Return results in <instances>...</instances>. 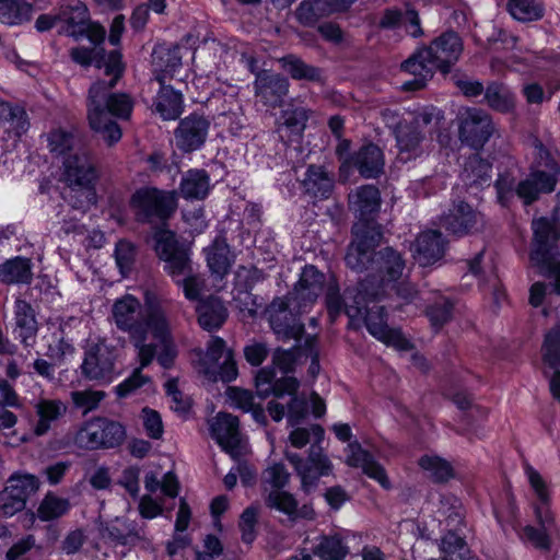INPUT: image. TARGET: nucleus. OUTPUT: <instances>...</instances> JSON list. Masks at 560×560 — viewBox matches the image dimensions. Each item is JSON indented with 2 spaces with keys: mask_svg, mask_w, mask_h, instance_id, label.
I'll return each mask as SVG.
<instances>
[{
  "mask_svg": "<svg viewBox=\"0 0 560 560\" xmlns=\"http://www.w3.org/2000/svg\"><path fill=\"white\" fill-rule=\"evenodd\" d=\"M97 428L100 430V448H114L122 444L126 439L125 427L117 421L107 418L96 417Z\"/></svg>",
  "mask_w": 560,
  "mask_h": 560,
  "instance_id": "46",
  "label": "nucleus"
},
{
  "mask_svg": "<svg viewBox=\"0 0 560 560\" xmlns=\"http://www.w3.org/2000/svg\"><path fill=\"white\" fill-rule=\"evenodd\" d=\"M63 180L75 192L71 197L74 209L85 211L96 203V192L93 188L98 177L95 161L85 149L77 150L62 161Z\"/></svg>",
  "mask_w": 560,
  "mask_h": 560,
  "instance_id": "4",
  "label": "nucleus"
},
{
  "mask_svg": "<svg viewBox=\"0 0 560 560\" xmlns=\"http://www.w3.org/2000/svg\"><path fill=\"white\" fill-rule=\"evenodd\" d=\"M175 191L156 188H141L131 197V207L139 221L150 222L153 219L166 220L177 207Z\"/></svg>",
  "mask_w": 560,
  "mask_h": 560,
  "instance_id": "7",
  "label": "nucleus"
},
{
  "mask_svg": "<svg viewBox=\"0 0 560 560\" xmlns=\"http://www.w3.org/2000/svg\"><path fill=\"white\" fill-rule=\"evenodd\" d=\"M97 418L85 421L74 435V444L83 450H100V435Z\"/></svg>",
  "mask_w": 560,
  "mask_h": 560,
  "instance_id": "55",
  "label": "nucleus"
},
{
  "mask_svg": "<svg viewBox=\"0 0 560 560\" xmlns=\"http://www.w3.org/2000/svg\"><path fill=\"white\" fill-rule=\"evenodd\" d=\"M491 164L479 154L470 155L464 164L460 178L468 188H483L491 183Z\"/></svg>",
  "mask_w": 560,
  "mask_h": 560,
  "instance_id": "33",
  "label": "nucleus"
},
{
  "mask_svg": "<svg viewBox=\"0 0 560 560\" xmlns=\"http://www.w3.org/2000/svg\"><path fill=\"white\" fill-rule=\"evenodd\" d=\"M0 125L15 137L25 133L30 127L24 108L5 102H0Z\"/></svg>",
  "mask_w": 560,
  "mask_h": 560,
  "instance_id": "39",
  "label": "nucleus"
},
{
  "mask_svg": "<svg viewBox=\"0 0 560 560\" xmlns=\"http://www.w3.org/2000/svg\"><path fill=\"white\" fill-rule=\"evenodd\" d=\"M443 119V114L434 107L419 112L407 124L397 129L395 139L398 149V159L408 162L422 156L427 150L424 145L425 136L421 128L438 124Z\"/></svg>",
  "mask_w": 560,
  "mask_h": 560,
  "instance_id": "6",
  "label": "nucleus"
},
{
  "mask_svg": "<svg viewBox=\"0 0 560 560\" xmlns=\"http://www.w3.org/2000/svg\"><path fill=\"white\" fill-rule=\"evenodd\" d=\"M39 489V480L36 476L24 474L13 475L9 478L4 491L18 497L24 504L27 498Z\"/></svg>",
  "mask_w": 560,
  "mask_h": 560,
  "instance_id": "49",
  "label": "nucleus"
},
{
  "mask_svg": "<svg viewBox=\"0 0 560 560\" xmlns=\"http://www.w3.org/2000/svg\"><path fill=\"white\" fill-rule=\"evenodd\" d=\"M198 322L208 330L219 329L228 318V311L218 298H209L197 306Z\"/></svg>",
  "mask_w": 560,
  "mask_h": 560,
  "instance_id": "35",
  "label": "nucleus"
},
{
  "mask_svg": "<svg viewBox=\"0 0 560 560\" xmlns=\"http://www.w3.org/2000/svg\"><path fill=\"white\" fill-rule=\"evenodd\" d=\"M207 262L213 273L226 275L232 265L229 245L224 241H214L207 249Z\"/></svg>",
  "mask_w": 560,
  "mask_h": 560,
  "instance_id": "48",
  "label": "nucleus"
},
{
  "mask_svg": "<svg viewBox=\"0 0 560 560\" xmlns=\"http://www.w3.org/2000/svg\"><path fill=\"white\" fill-rule=\"evenodd\" d=\"M292 303L289 298H277L267 308L271 329L280 339H299L303 332V325L289 311Z\"/></svg>",
  "mask_w": 560,
  "mask_h": 560,
  "instance_id": "13",
  "label": "nucleus"
},
{
  "mask_svg": "<svg viewBox=\"0 0 560 560\" xmlns=\"http://www.w3.org/2000/svg\"><path fill=\"white\" fill-rule=\"evenodd\" d=\"M420 467L436 482L447 481L453 476L451 464L435 455H424L419 459Z\"/></svg>",
  "mask_w": 560,
  "mask_h": 560,
  "instance_id": "53",
  "label": "nucleus"
},
{
  "mask_svg": "<svg viewBox=\"0 0 560 560\" xmlns=\"http://www.w3.org/2000/svg\"><path fill=\"white\" fill-rule=\"evenodd\" d=\"M378 25L380 27L387 30L402 28L408 36L413 38H419L424 35L419 13L409 4L405 5V10H385Z\"/></svg>",
  "mask_w": 560,
  "mask_h": 560,
  "instance_id": "23",
  "label": "nucleus"
},
{
  "mask_svg": "<svg viewBox=\"0 0 560 560\" xmlns=\"http://www.w3.org/2000/svg\"><path fill=\"white\" fill-rule=\"evenodd\" d=\"M266 504L290 516L295 514L298 508V502L292 494L282 490L278 491V489L269 491Z\"/></svg>",
  "mask_w": 560,
  "mask_h": 560,
  "instance_id": "60",
  "label": "nucleus"
},
{
  "mask_svg": "<svg viewBox=\"0 0 560 560\" xmlns=\"http://www.w3.org/2000/svg\"><path fill=\"white\" fill-rule=\"evenodd\" d=\"M211 189L210 175L207 171L191 168L182 175L178 195L186 200H203Z\"/></svg>",
  "mask_w": 560,
  "mask_h": 560,
  "instance_id": "32",
  "label": "nucleus"
},
{
  "mask_svg": "<svg viewBox=\"0 0 560 560\" xmlns=\"http://www.w3.org/2000/svg\"><path fill=\"white\" fill-rule=\"evenodd\" d=\"M311 110L300 104L289 103L276 122V131L284 143L300 139L306 128Z\"/></svg>",
  "mask_w": 560,
  "mask_h": 560,
  "instance_id": "19",
  "label": "nucleus"
},
{
  "mask_svg": "<svg viewBox=\"0 0 560 560\" xmlns=\"http://www.w3.org/2000/svg\"><path fill=\"white\" fill-rule=\"evenodd\" d=\"M506 9L520 22L538 21L545 13L541 0H506Z\"/></svg>",
  "mask_w": 560,
  "mask_h": 560,
  "instance_id": "43",
  "label": "nucleus"
},
{
  "mask_svg": "<svg viewBox=\"0 0 560 560\" xmlns=\"http://www.w3.org/2000/svg\"><path fill=\"white\" fill-rule=\"evenodd\" d=\"M453 304L445 298L439 299L433 305L427 310V316L431 326L438 330L446 324L452 317Z\"/></svg>",
  "mask_w": 560,
  "mask_h": 560,
  "instance_id": "61",
  "label": "nucleus"
},
{
  "mask_svg": "<svg viewBox=\"0 0 560 560\" xmlns=\"http://www.w3.org/2000/svg\"><path fill=\"white\" fill-rule=\"evenodd\" d=\"M324 285V273L312 265L305 266L289 299L296 303L300 311H304L317 300L323 292Z\"/></svg>",
  "mask_w": 560,
  "mask_h": 560,
  "instance_id": "18",
  "label": "nucleus"
},
{
  "mask_svg": "<svg viewBox=\"0 0 560 560\" xmlns=\"http://www.w3.org/2000/svg\"><path fill=\"white\" fill-rule=\"evenodd\" d=\"M290 83L287 78L269 71L256 74L254 90L256 98L266 107L277 108L289 93Z\"/></svg>",
  "mask_w": 560,
  "mask_h": 560,
  "instance_id": "15",
  "label": "nucleus"
},
{
  "mask_svg": "<svg viewBox=\"0 0 560 560\" xmlns=\"http://www.w3.org/2000/svg\"><path fill=\"white\" fill-rule=\"evenodd\" d=\"M483 92L487 104L492 109L501 113H509L513 110L515 106V96L505 85L492 82Z\"/></svg>",
  "mask_w": 560,
  "mask_h": 560,
  "instance_id": "44",
  "label": "nucleus"
},
{
  "mask_svg": "<svg viewBox=\"0 0 560 560\" xmlns=\"http://www.w3.org/2000/svg\"><path fill=\"white\" fill-rule=\"evenodd\" d=\"M160 90L154 101L155 112L164 120L176 119L183 110V96L172 86L160 83Z\"/></svg>",
  "mask_w": 560,
  "mask_h": 560,
  "instance_id": "36",
  "label": "nucleus"
},
{
  "mask_svg": "<svg viewBox=\"0 0 560 560\" xmlns=\"http://www.w3.org/2000/svg\"><path fill=\"white\" fill-rule=\"evenodd\" d=\"M155 250L159 257L164 260L173 254L177 253L179 249H184L185 247L179 246L175 234L171 231L161 230L155 233Z\"/></svg>",
  "mask_w": 560,
  "mask_h": 560,
  "instance_id": "63",
  "label": "nucleus"
},
{
  "mask_svg": "<svg viewBox=\"0 0 560 560\" xmlns=\"http://www.w3.org/2000/svg\"><path fill=\"white\" fill-rule=\"evenodd\" d=\"M71 508L68 499L48 492L37 508V517L43 522H49L66 515Z\"/></svg>",
  "mask_w": 560,
  "mask_h": 560,
  "instance_id": "45",
  "label": "nucleus"
},
{
  "mask_svg": "<svg viewBox=\"0 0 560 560\" xmlns=\"http://www.w3.org/2000/svg\"><path fill=\"white\" fill-rule=\"evenodd\" d=\"M110 318L119 330L128 334L141 366H149L154 359L164 369L173 366L177 347L166 311L159 301L149 302L144 314L139 299L127 293L114 301Z\"/></svg>",
  "mask_w": 560,
  "mask_h": 560,
  "instance_id": "1",
  "label": "nucleus"
},
{
  "mask_svg": "<svg viewBox=\"0 0 560 560\" xmlns=\"http://www.w3.org/2000/svg\"><path fill=\"white\" fill-rule=\"evenodd\" d=\"M33 5L25 0H0V22L19 25L31 20Z\"/></svg>",
  "mask_w": 560,
  "mask_h": 560,
  "instance_id": "41",
  "label": "nucleus"
},
{
  "mask_svg": "<svg viewBox=\"0 0 560 560\" xmlns=\"http://www.w3.org/2000/svg\"><path fill=\"white\" fill-rule=\"evenodd\" d=\"M280 63L282 68L295 80L319 81V69L305 63L300 58L289 55L281 58Z\"/></svg>",
  "mask_w": 560,
  "mask_h": 560,
  "instance_id": "51",
  "label": "nucleus"
},
{
  "mask_svg": "<svg viewBox=\"0 0 560 560\" xmlns=\"http://www.w3.org/2000/svg\"><path fill=\"white\" fill-rule=\"evenodd\" d=\"M348 205L358 218L352 228L353 241L349 245L346 264L350 268H362L369 260V249L377 246L382 238L381 228L374 224L381 207L380 190L373 185H363L348 196Z\"/></svg>",
  "mask_w": 560,
  "mask_h": 560,
  "instance_id": "3",
  "label": "nucleus"
},
{
  "mask_svg": "<svg viewBox=\"0 0 560 560\" xmlns=\"http://www.w3.org/2000/svg\"><path fill=\"white\" fill-rule=\"evenodd\" d=\"M424 52L425 47L418 50L401 63V69L415 77L413 81L405 83V89L418 90L423 88L427 81L433 77L436 70H439L432 58L430 56H424Z\"/></svg>",
  "mask_w": 560,
  "mask_h": 560,
  "instance_id": "28",
  "label": "nucleus"
},
{
  "mask_svg": "<svg viewBox=\"0 0 560 560\" xmlns=\"http://www.w3.org/2000/svg\"><path fill=\"white\" fill-rule=\"evenodd\" d=\"M463 50L464 43L460 36L454 31H447L425 46L424 56L432 58L439 71L448 73L452 67L459 60Z\"/></svg>",
  "mask_w": 560,
  "mask_h": 560,
  "instance_id": "11",
  "label": "nucleus"
},
{
  "mask_svg": "<svg viewBox=\"0 0 560 560\" xmlns=\"http://www.w3.org/2000/svg\"><path fill=\"white\" fill-rule=\"evenodd\" d=\"M440 548L446 560H463L468 551L465 540L454 532L442 538Z\"/></svg>",
  "mask_w": 560,
  "mask_h": 560,
  "instance_id": "58",
  "label": "nucleus"
},
{
  "mask_svg": "<svg viewBox=\"0 0 560 560\" xmlns=\"http://www.w3.org/2000/svg\"><path fill=\"white\" fill-rule=\"evenodd\" d=\"M15 332L25 346H30L37 332V322L32 306L23 301L15 302Z\"/></svg>",
  "mask_w": 560,
  "mask_h": 560,
  "instance_id": "38",
  "label": "nucleus"
},
{
  "mask_svg": "<svg viewBox=\"0 0 560 560\" xmlns=\"http://www.w3.org/2000/svg\"><path fill=\"white\" fill-rule=\"evenodd\" d=\"M58 19L63 23L60 33L78 40L84 36L85 25L90 21L89 9L80 1L62 5Z\"/></svg>",
  "mask_w": 560,
  "mask_h": 560,
  "instance_id": "30",
  "label": "nucleus"
},
{
  "mask_svg": "<svg viewBox=\"0 0 560 560\" xmlns=\"http://www.w3.org/2000/svg\"><path fill=\"white\" fill-rule=\"evenodd\" d=\"M525 472L530 483V487L536 493L538 499V503L535 505V514L539 525L545 530L552 532L555 528L553 515L549 510V491L546 486L545 480L540 476V474L534 469L532 466H525Z\"/></svg>",
  "mask_w": 560,
  "mask_h": 560,
  "instance_id": "26",
  "label": "nucleus"
},
{
  "mask_svg": "<svg viewBox=\"0 0 560 560\" xmlns=\"http://www.w3.org/2000/svg\"><path fill=\"white\" fill-rule=\"evenodd\" d=\"M210 127L209 120L191 114L182 119L174 131L177 148L183 152L198 150L206 141Z\"/></svg>",
  "mask_w": 560,
  "mask_h": 560,
  "instance_id": "16",
  "label": "nucleus"
},
{
  "mask_svg": "<svg viewBox=\"0 0 560 560\" xmlns=\"http://www.w3.org/2000/svg\"><path fill=\"white\" fill-rule=\"evenodd\" d=\"M115 259L120 273L126 277L131 271L136 260L135 246L128 241H119L116 244Z\"/></svg>",
  "mask_w": 560,
  "mask_h": 560,
  "instance_id": "62",
  "label": "nucleus"
},
{
  "mask_svg": "<svg viewBox=\"0 0 560 560\" xmlns=\"http://www.w3.org/2000/svg\"><path fill=\"white\" fill-rule=\"evenodd\" d=\"M0 278L7 283H28L32 279L30 259L15 257L8 260L1 267Z\"/></svg>",
  "mask_w": 560,
  "mask_h": 560,
  "instance_id": "47",
  "label": "nucleus"
},
{
  "mask_svg": "<svg viewBox=\"0 0 560 560\" xmlns=\"http://www.w3.org/2000/svg\"><path fill=\"white\" fill-rule=\"evenodd\" d=\"M163 261L165 262V271L172 277L175 283H180L182 278L192 272V265L187 248L179 249Z\"/></svg>",
  "mask_w": 560,
  "mask_h": 560,
  "instance_id": "52",
  "label": "nucleus"
},
{
  "mask_svg": "<svg viewBox=\"0 0 560 560\" xmlns=\"http://www.w3.org/2000/svg\"><path fill=\"white\" fill-rule=\"evenodd\" d=\"M373 246L369 249V260L362 268H352L357 271L371 270L377 273V278L382 285L386 282H394L402 276L405 269V261L400 254L392 247H386L377 253H374Z\"/></svg>",
  "mask_w": 560,
  "mask_h": 560,
  "instance_id": "12",
  "label": "nucleus"
},
{
  "mask_svg": "<svg viewBox=\"0 0 560 560\" xmlns=\"http://www.w3.org/2000/svg\"><path fill=\"white\" fill-rule=\"evenodd\" d=\"M534 233L530 260L544 276L553 278V291L560 295V258L553 245L560 237L557 219L539 218L532 222Z\"/></svg>",
  "mask_w": 560,
  "mask_h": 560,
  "instance_id": "5",
  "label": "nucleus"
},
{
  "mask_svg": "<svg viewBox=\"0 0 560 560\" xmlns=\"http://www.w3.org/2000/svg\"><path fill=\"white\" fill-rule=\"evenodd\" d=\"M137 362L139 363L138 368L133 370L132 374L127 380L116 387V393L119 397L130 395L150 381V378L141 372L145 366H141L140 361L137 360Z\"/></svg>",
  "mask_w": 560,
  "mask_h": 560,
  "instance_id": "64",
  "label": "nucleus"
},
{
  "mask_svg": "<svg viewBox=\"0 0 560 560\" xmlns=\"http://www.w3.org/2000/svg\"><path fill=\"white\" fill-rule=\"evenodd\" d=\"M483 223L481 213L469 205L460 201L441 218V224L454 234H465L478 231Z\"/></svg>",
  "mask_w": 560,
  "mask_h": 560,
  "instance_id": "21",
  "label": "nucleus"
},
{
  "mask_svg": "<svg viewBox=\"0 0 560 560\" xmlns=\"http://www.w3.org/2000/svg\"><path fill=\"white\" fill-rule=\"evenodd\" d=\"M102 535L122 546L147 545L150 542L144 525L140 526L136 522L124 517H116L107 522L102 527Z\"/></svg>",
  "mask_w": 560,
  "mask_h": 560,
  "instance_id": "20",
  "label": "nucleus"
},
{
  "mask_svg": "<svg viewBox=\"0 0 560 560\" xmlns=\"http://www.w3.org/2000/svg\"><path fill=\"white\" fill-rule=\"evenodd\" d=\"M34 409L37 421L33 427V432L36 436H43L66 415L68 408L59 399L42 398L35 404Z\"/></svg>",
  "mask_w": 560,
  "mask_h": 560,
  "instance_id": "29",
  "label": "nucleus"
},
{
  "mask_svg": "<svg viewBox=\"0 0 560 560\" xmlns=\"http://www.w3.org/2000/svg\"><path fill=\"white\" fill-rule=\"evenodd\" d=\"M445 250L442 234L438 231L422 232L416 240L413 256L422 267L431 266L440 260Z\"/></svg>",
  "mask_w": 560,
  "mask_h": 560,
  "instance_id": "27",
  "label": "nucleus"
},
{
  "mask_svg": "<svg viewBox=\"0 0 560 560\" xmlns=\"http://www.w3.org/2000/svg\"><path fill=\"white\" fill-rule=\"evenodd\" d=\"M47 147L54 156L62 158V161L67 155L81 150L73 132L63 128H55L47 133Z\"/></svg>",
  "mask_w": 560,
  "mask_h": 560,
  "instance_id": "40",
  "label": "nucleus"
},
{
  "mask_svg": "<svg viewBox=\"0 0 560 560\" xmlns=\"http://www.w3.org/2000/svg\"><path fill=\"white\" fill-rule=\"evenodd\" d=\"M285 457L301 478L303 491L307 493L317 486L322 476H328L332 471V464L319 445H311L306 459L296 453H287Z\"/></svg>",
  "mask_w": 560,
  "mask_h": 560,
  "instance_id": "9",
  "label": "nucleus"
},
{
  "mask_svg": "<svg viewBox=\"0 0 560 560\" xmlns=\"http://www.w3.org/2000/svg\"><path fill=\"white\" fill-rule=\"evenodd\" d=\"M72 60L83 67L94 65L104 69L108 81L98 80L92 84L88 97V119L91 128L101 133L108 145L118 142L121 129L113 117L128 119L131 115L133 102L124 93H110L125 71L121 54L113 50L105 54L103 48L75 47L70 51Z\"/></svg>",
  "mask_w": 560,
  "mask_h": 560,
  "instance_id": "2",
  "label": "nucleus"
},
{
  "mask_svg": "<svg viewBox=\"0 0 560 560\" xmlns=\"http://www.w3.org/2000/svg\"><path fill=\"white\" fill-rule=\"evenodd\" d=\"M290 479V474L282 464H273L262 472L261 485L265 492L278 489L282 490Z\"/></svg>",
  "mask_w": 560,
  "mask_h": 560,
  "instance_id": "57",
  "label": "nucleus"
},
{
  "mask_svg": "<svg viewBox=\"0 0 560 560\" xmlns=\"http://www.w3.org/2000/svg\"><path fill=\"white\" fill-rule=\"evenodd\" d=\"M346 463L350 467L362 469L366 476L380 482L382 487L389 488L384 468L358 442H351L346 447Z\"/></svg>",
  "mask_w": 560,
  "mask_h": 560,
  "instance_id": "24",
  "label": "nucleus"
},
{
  "mask_svg": "<svg viewBox=\"0 0 560 560\" xmlns=\"http://www.w3.org/2000/svg\"><path fill=\"white\" fill-rule=\"evenodd\" d=\"M313 436L312 445H319L324 439V429L319 424H312L310 428H296L290 433V442L296 448L304 447L311 442Z\"/></svg>",
  "mask_w": 560,
  "mask_h": 560,
  "instance_id": "59",
  "label": "nucleus"
},
{
  "mask_svg": "<svg viewBox=\"0 0 560 560\" xmlns=\"http://www.w3.org/2000/svg\"><path fill=\"white\" fill-rule=\"evenodd\" d=\"M302 185L308 195L328 198L334 187V178L322 166L310 165Z\"/></svg>",
  "mask_w": 560,
  "mask_h": 560,
  "instance_id": "37",
  "label": "nucleus"
},
{
  "mask_svg": "<svg viewBox=\"0 0 560 560\" xmlns=\"http://www.w3.org/2000/svg\"><path fill=\"white\" fill-rule=\"evenodd\" d=\"M542 359L550 369L560 366V322L545 335Z\"/></svg>",
  "mask_w": 560,
  "mask_h": 560,
  "instance_id": "54",
  "label": "nucleus"
},
{
  "mask_svg": "<svg viewBox=\"0 0 560 560\" xmlns=\"http://www.w3.org/2000/svg\"><path fill=\"white\" fill-rule=\"evenodd\" d=\"M352 164L363 177L375 178L384 168L383 152L377 145L370 143L353 155Z\"/></svg>",
  "mask_w": 560,
  "mask_h": 560,
  "instance_id": "34",
  "label": "nucleus"
},
{
  "mask_svg": "<svg viewBox=\"0 0 560 560\" xmlns=\"http://www.w3.org/2000/svg\"><path fill=\"white\" fill-rule=\"evenodd\" d=\"M493 131L491 116L480 108H466L459 116V140L472 149H481Z\"/></svg>",
  "mask_w": 560,
  "mask_h": 560,
  "instance_id": "10",
  "label": "nucleus"
},
{
  "mask_svg": "<svg viewBox=\"0 0 560 560\" xmlns=\"http://www.w3.org/2000/svg\"><path fill=\"white\" fill-rule=\"evenodd\" d=\"M276 375L271 368H264L256 375V389L261 398L269 395L282 397L285 394L295 395L299 388V381L293 376H283L275 380Z\"/></svg>",
  "mask_w": 560,
  "mask_h": 560,
  "instance_id": "25",
  "label": "nucleus"
},
{
  "mask_svg": "<svg viewBox=\"0 0 560 560\" xmlns=\"http://www.w3.org/2000/svg\"><path fill=\"white\" fill-rule=\"evenodd\" d=\"M152 66L154 79L159 83H165L166 80H171L175 71L182 66L179 47H155L152 52Z\"/></svg>",
  "mask_w": 560,
  "mask_h": 560,
  "instance_id": "31",
  "label": "nucleus"
},
{
  "mask_svg": "<svg viewBox=\"0 0 560 560\" xmlns=\"http://www.w3.org/2000/svg\"><path fill=\"white\" fill-rule=\"evenodd\" d=\"M349 550L339 535L320 536L313 547V555L320 560H343Z\"/></svg>",
  "mask_w": 560,
  "mask_h": 560,
  "instance_id": "42",
  "label": "nucleus"
},
{
  "mask_svg": "<svg viewBox=\"0 0 560 560\" xmlns=\"http://www.w3.org/2000/svg\"><path fill=\"white\" fill-rule=\"evenodd\" d=\"M558 167L552 165L548 171L534 170L515 188L516 196L525 203L536 201L541 194L552 192L557 184Z\"/></svg>",
  "mask_w": 560,
  "mask_h": 560,
  "instance_id": "14",
  "label": "nucleus"
},
{
  "mask_svg": "<svg viewBox=\"0 0 560 560\" xmlns=\"http://www.w3.org/2000/svg\"><path fill=\"white\" fill-rule=\"evenodd\" d=\"M117 348L105 338L90 346L81 365L83 375L90 381L109 383L115 375Z\"/></svg>",
  "mask_w": 560,
  "mask_h": 560,
  "instance_id": "8",
  "label": "nucleus"
},
{
  "mask_svg": "<svg viewBox=\"0 0 560 560\" xmlns=\"http://www.w3.org/2000/svg\"><path fill=\"white\" fill-rule=\"evenodd\" d=\"M212 438L218 444L232 456L238 454L241 434L238 419L230 413H218L210 423Z\"/></svg>",
  "mask_w": 560,
  "mask_h": 560,
  "instance_id": "22",
  "label": "nucleus"
},
{
  "mask_svg": "<svg viewBox=\"0 0 560 560\" xmlns=\"http://www.w3.org/2000/svg\"><path fill=\"white\" fill-rule=\"evenodd\" d=\"M331 13L328 0H304L296 10V18L304 25H313Z\"/></svg>",
  "mask_w": 560,
  "mask_h": 560,
  "instance_id": "50",
  "label": "nucleus"
},
{
  "mask_svg": "<svg viewBox=\"0 0 560 560\" xmlns=\"http://www.w3.org/2000/svg\"><path fill=\"white\" fill-rule=\"evenodd\" d=\"M364 323L369 332L382 342L399 350H408L410 342L400 330L392 329L386 324V313L383 306L374 305L365 311Z\"/></svg>",
  "mask_w": 560,
  "mask_h": 560,
  "instance_id": "17",
  "label": "nucleus"
},
{
  "mask_svg": "<svg viewBox=\"0 0 560 560\" xmlns=\"http://www.w3.org/2000/svg\"><path fill=\"white\" fill-rule=\"evenodd\" d=\"M70 397L74 407L86 415L98 408L106 394L103 390L84 389L71 392Z\"/></svg>",
  "mask_w": 560,
  "mask_h": 560,
  "instance_id": "56",
  "label": "nucleus"
}]
</instances>
